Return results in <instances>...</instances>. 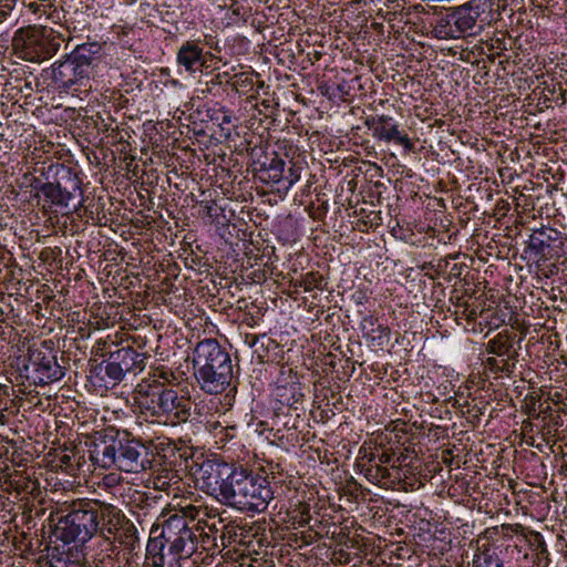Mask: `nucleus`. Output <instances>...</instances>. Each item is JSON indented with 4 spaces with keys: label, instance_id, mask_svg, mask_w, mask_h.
Instances as JSON below:
<instances>
[{
    "label": "nucleus",
    "instance_id": "37",
    "mask_svg": "<svg viewBox=\"0 0 567 567\" xmlns=\"http://www.w3.org/2000/svg\"><path fill=\"white\" fill-rule=\"evenodd\" d=\"M231 120L230 115L225 114L223 117V123H229Z\"/></svg>",
    "mask_w": 567,
    "mask_h": 567
},
{
    "label": "nucleus",
    "instance_id": "16",
    "mask_svg": "<svg viewBox=\"0 0 567 567\" xmlns=\"http://www.w3.org/2000/svg\"><path fill=\"white\" fill-rule=\"evenodd\" d=\"M176 62L190 74L202 71L206 64V59L200 42L196 40L184 42L176 53Z\"/></svg>",
    "mask_w": 567,
    "mask_h": 567
},
{
    "label": "nucleus",
    "instance_id": "12",
    "mask_svg": "<svg viewBox=\"0 0 567 567\" xmlns=\"http://www.w3.org/2000/svg\"><path fill=\"white\" fill-rule=\"evenodd\" d=\"M29 360L37 373L38 383L48 384L63 378L64 371L51 351L29 349Z\"/></svg>",
    "mask_w": 567,
    "mask_h": 567
},
{
    "label": "nucleus",
    "instance_id": "35",
    "mask_svg": "<svg viewBox=\"0 0 567 567\" xmlns=\"http://www.w3.org/2000/svg\"><path fill=\"white\" fill-rule=\"evenodd\" d=\"M391 454L389 453H382L381 455L378 456V462L379 464L378 465H381L382 464H389L391 462Z\"/></svg>",
    "mask_w": 567,
    "mask_h": 567
},
{
    "label": "nucleus",
    "instance_id": "14",
    "mask_svg": "<svg viewBox=\"0 0 567 567\" xmlns=\"http://www.w3.org/2000/svg\"><path fill=\"white\" fill-rule=\"evenodd\" d=\"M164 391L165 388L156 382L140 383L135 390L140 406L150 412L152 416H157L158 422H161L163 413L161 400H164Z\"/></svg>",
    "mask_w": 567,
    "mask_h": 567
},
{
    "label": "nucleus",
    "instance_id": "20",
    "mask_svg": "<svg viewBox=\"0 0 567 567\" xmlns=\"http://www.w3.org/2000/svg\"><path fill=\"white\" fill-rule=\"evenodd\" d=\"M472 567H504L502 559L498 557L496 548L489 545L477 547Z\"/></svg>",
    "mask_w": 567,
    "mask_h": 567
},
{
    "label": "nucleus",
    "instance_id": "29",
    "mask_svg": "<svg viewBox=\"0 0 567 567\" xmlns=\"http://www.w3.org/2000/svg\"><path fill=\"white\" fill-rule=\"evenodd\" d=\"M25 7L33 13L45 12L47 8H52L55 0H22Z\"/></svg>",
    "mask_w": 567,
    "mask_h": 567
},
{
    "label": "nucleus",
    "instance_id": "2",
    "mask_svg": "<svg viewBox=\"0 0 567 567\" xmlns=\"http://www.w3.org/2000/svg\"><path fill=\"white\" fill-rule=\"evenodd\" d=\"M195 378L208 394H219L230 384L234 371L229 353L215 339H205L194 350Z\"/></svg>",
    "mask_w": 567,
    "mask_h": 567
},
{
    "label": "nucleus",
    "instance_id": "9",
    "mask_svg": "<svg viewBox=\"0 0 567 567\" xmlns=\"http://www.w3.org/2000/svg\"><path fill=\"white\" fill-rule=\"evenodd\" d=\"M565 235L551 227L535 229L529 235L528 248L538 258H559L565 252Z\"/></svg>",
    "mask_w": 567,
    "mask_h": 567
},
{
    "label": "nucleus",
    "instance_id": "13",
    "mask_svg": "<svg viewBox=\"0 0 567 567\" xmlns=\"http://www.w3.org/2000/svg\"><path fill=\"white\" fill-rule=\"evenodd\" d=\"M146 550L155 567H182V563L188 559V557L179 555V551L162 536L151 539Z\"/></svg>",
    "mask_w": 567,
    "mask_h": 567
},
{
    "label": "nucleus",
    "instance_id": "26",
    "mask_svg": "<svg viewBox=\"0 0 567 567\" xmlns=\"http://www.w3.org/2000/svg\"><path fill=\"white\" fill-rule=\"evenodd\" d=\"M528 528L524 527L520 524H503L501 525L497 534L504 538H516L518 544H522L523 535L526 534Z\"/></svg>",
    "mask_w": 567,
    "mask_h": 567
},
{
    "label": "nucleus",
    "instance_id": "8",
    "mask_svg": "<svg viewBox=\"0 0 567 567\" xmlns=\"http://www.w3.org/2000/svg\"><path fill=\"white\" fill-rule=\"evenodd\" d=\"M195 526L189 525L184 516L173 514L163 524L161 536L176 548L179 555L189 558L196 551L198 544Z\"/></svg>",
    "mask_w": 567,
    "mask_h": 567
},
{
    "label": "nucleus",
    "instance_id": "25",
    "mask_svg": "<svg viewBox=\"0 0 567 567\" xmlns=\"http://www.w3.org/2000/svg\"><path fill=\"white\" fill-rule=\"evenodd\" d=\"M254 76L255 75L249 72L235 74L231 82L233 89L239 94L248 93L249 90L254 86Z\"/></svg>",
    "mask_w": 567,
    "mask_h": 567
},
{
    "label": "nucleus",
    "instance_id": "11",
    "mask_svg": "<svg viewBox=\"0 0 567 567\" xmlns=\"http://www.w3.org/2000/svg\"><path fill=\"white\" fill-rule=\"evenodd\" d=\"M393 118L389 115L369 116L365 118L364 124L375 138L395 143L402 145L405 150L412 151L414 147L413 142L410 140L408 134L399 131L398 124L392 123Z\"/></svg>",
    "mask_w": 567,
    "mask_h": 567
},
{
    "label": "nucleus",
    "instance_id": "34",
    "mask_svg": "<svg viewBox=\"0 0 567 567\" xmlns=\"http://www.w3.org/2000/svg\"><path fill=\"white\" fill-rule=\"evenodd\" d=\"M485 364L493 371L501 370L498 367V361L493 357L487 358Z\"/></svg>",
    "mask_w": 567,
    "mask_h": 567
},
{
    "label": "nucleus",
    "instance_id": "24",
    "mask_svg": "<svg viewBox=\"0 0 567 567\" xmlns=\"http://www.w3.org/2000/svg\"><path fill=\"white\" fill-rule=\"evenodd\" d=\"M113 536L121 544H124L132 548L138 540L136 527L130 520L124 522V524L120 527L118 533Z\"/></svg>",
    "mask_w": 567,
    "mask_h": 567
},
{
    "label": "nucleus",
    "instance_id": "18",
    "mask_svg": "<svg viewBox=\"0 0 567 567\" xmlns=\"http://www.w3.org/2000/svg\"><path fill=\"white\" fill-rule=\"evenodd\" d=\"M40 190L51 205L64 210V214L72 212L70 204L74 198V194L71 190L62 188L60 183H44Z\"/></svg>",
    "mask_w": 567,
    "mask_h": 567
},
{
    "label": "nucleus",
    "instance_id": "22",
    "mask_svg": "<svg viewBox=\"0 0 567 567\" xmlns=\"http://www.w3.org/2000/svg\"><path fill=\"white\" fill-rule=\"evenodd\" d=\"M512 347L513 344L508 336L501 332L487 342L486 351L488 353L502 357L506 354Z\"/></svg>",
    "mask_w": 567,
    "mask_h": 567
},
{
    "label": "nucleus",
    "instance_id": "17",
    "mask_svg": "<svg viewBox=\"0 0 567 567\" xmlns=\"http://www.w3.org/2000/svg\"><path fill=\"white\" fill-rule=\"evenodd\" d=\"M97 522L100 534L109 538L110 536L116 535L120 527L127 519L122 514L121 509L112 504L102 503L99 501Z\"/></svg>",
    "mask_w": 567,
    "mask_h": 567
},
{
    "label": "nucleus",
    "instance_id": "30",
    "mask_svg": "<svg viewBox=\"0 0 567 567\" xmlns=\"http://www.w3.org/2000/svg\"><path fill=\"white\" fill-rule=\"evenodd\" d=\"M529 558L533 560L534 567H547L549 564V553L547 546L532 554Z\"/></svg>",
    "mask_w": 567,
    "mask_h": 567
},
{
    "label": "nucleus",
    "instance_id": "21",
    "mask_svg": "<svg viewBox=\"0 0 567 567\" xmlns=\"http://www.w3.org/2000/svg\"><path fill=\"white\" fill-rule=\"evenodd\" d=\"M111 354L125 373L134 368L138 358V353L130 347L121 348Z\"/></svg>",
    "mask_w": 567,
    "mask_h": 567
},
{
    "label": "nucleus",
    "instance_id": "31",
    "mask_svg": "<svg viewBox=\"0 0 567 567\" xmlns=\"http://www.w3.org/2000/svg\"><path fill=\"white\" fill-rule=\"evenodd\" d=\"M204 511L203 508L195 506V505H186L184 507H181L179 512L177 513L179 516H184L189 525H195L194 520L198 517L199 513Z\"/></svg>",
    "mask_w": 567,
    "mask_h": 567
},
{
    "label": "nucleus",
    "instance_id": "15",
    "mask_svg": "<svg viewBox=\"0 0 567 567\" xmlns=\"http://www.w3.org/2000/svg\"><path fill=\"white\" fill-rule=\"evenodd\" d=\"M252 169L260 182L277 184L282 179L285 161L276 152L262 154L254 162Z\"/></svg>",
    "mask_w": 567,
    "mask_h": 567
},
{
    "label": "nucleus",
    "instance_id": "3",
    "mask_svg": "<svg viewBox=\"0 0 567 567\" xmlns=\"http://www.w3.org/2000/svg\"><path fill=\"white\" fill-rule=\"evenodd\" d=\"M148 449L137 440L111 439L94 444L90 460L102 468L116 467L126 473H141L151 468Z\"/></svg>",
    "mask_w": 567,
    "mask_h": 567
},
{
    "label": "nucleus",
    "instance_id": "27",
    "mask_svg": "<svg viewBox=\"0 0 567 567\" xmlns=\"http://www.w3.org/2000/svg\"><path fill=\"white\" fill-rule=\"evenodd\" d=\"M323 276L317 271L307 272L300 280L299 286L305 291H311L313 289L323 290Z\"/></svg>",
    "mask_w": 567,
    "mask_h": 567
},
{
    "label": "nucleus",
    "instance_id": "32",
    "mask_svg": "<svg viewBox=\"0 0 567 567\" xmlns=\"http://www.w3.org/2000/svg\"><path fill=\"white\" fill-rule=\"evenodd\" d=\"M17 0H0V24H2L16 8Z\"/></svg>",
    "mask_w": 567,
    "mask_h": 567
},
{
    "label": "nucleus",
    "instance_id": "4",
    "mask_svg": "<svg viewBox=\"0 0 567 567\" xmlns=\"http://www.w3.org/2000/svg\"><path fill=\"white\" fill-rule=\"evenodd\" d=\"M99 501L78 499L70 505V512L56 525L59 538L64 544L89 542L99 532Z\"/></svg>",
    "mask_w": 567,
    "mask_h": 567
},
{
    "label": "nucleus",
    "instance_id": "1",
    "mask_svg": "<svg viewBox=\"0 0 567 567\" xmlns=\"http://www.w3.org/2000/svg\"><path fill=\"white\" fill-rule=\"evenodd\" d=\"M196 480L207 494L241 512L262 513L274 498L267 477L226 462L203 463Z\"/></svg>",
    "mask_w": 567,
    "mask_h": 567
},
{
    "label": "nucleus",
    "instance_id": "19",
    "mask_svg": "<svg viewBox=\"0 0 567 567\" xmlns=\"http://www.w3.org/2000/svg\"><path fill=\"white\" fill-rule=\"evenodd\" d=\"M463 6L472 17L481 24L483 30L491 24L493 20V0H470Z\"/></svg>",
    "mask_w": 567,
    "mask_h": 567
},
{
    "label": "nucleus",
    "instance_id": "10",
    "mask_svg": "<svg viewBox=\"0 0 567 567\" xmlns=\"http://www.w3.org/2000/svg\"><path fill=\"white\" fill-rule=\"evenodd\" d=\"M163 403V413L161 422L167 424H178L186 422L192 415V401L188 395L179 394L172 388H165Z\"/></svg>",
    "mask_w": 567,
    "mask_h": 567
},
{
    "label": "nucleus",
    "instance_id": "28",
    "mask_svg": "<svg viewBox=\"0 0 567 567\" xmlns=\"http://www.w3.org/2000/svg\"><path fill=\"white\" fill-rule=\"evenodd\" d=\"M105 375L114 383H118L123 380L125 372L121 365L110 355V359L105 362L104 367Z\"/></svg>",
    "mask_w": 567,
    "mask_h": 567
},
{
    "label": "nucleus",
    "instance_id": "23",
    "mask_svg": "<svg viewBox=\"0 0 567 567\" xmlns=\"http://www.w3.org/2000/svg\"><path fill=\"white\" fill-rule=\"evenodd\" d=\"M522 544L527 545L529 550L524 554L526 559H528L532 554L536 553V550H540L546 546L542 534L532 529H528L526 534L523 535Z\"/></svg>",
    "mask_w": 567,
    "mask_h": 567
},
{
    "label": "nucleus",
    "instance_id": "7",
    "mask_svg": "<svg viewBox=\"0 0 567 567\" xmlns=\"http://www.w3.org/2000/svg\"><path fill=\"white\" fill-rule=\"evenodd\" d=\"M483 28L472 17L470 11L461 4L453 8L445 16L440 17L434 27L433 34L440 40L461 39L464 37H476Z\"/></svg>",
    "mask_w": 567,
    "mask_h": 567
},
{
    "label": "nucleus",
    "instance_id": "38",
    "mask_svg": "<svg viewBox=\"0 0 567 567\" xmlns=\"http://www.w3.org/2000/svg\"><path fill=\"white\" fill-rule=\"evenodd\" d=\"M262 86H264V82L260 81L258 87H262Z\"/></svg>",
    "mask_w": 567,
    "mask_h": 567
},
{
    "label": "nucleus",
    "instance_id": "6",
    "mask_svg": "<svg viewBox=\"0 0 567 567\" xmlns=\"http://www.w3.org/2000/svg\"><path fill=\"white\" fill-rule=\"evenodd\" d=\"M92 44L78 45L63 61L52 65V79L65 90L87 81L92 66Z\"/></svg>",
    "mask_w": 567,
    "mask_h": 567
},
{
    "label": "nucleus",
    "instance_id": "36",
    "mask_svg": "<svg viewBox=\"0 0 567 567\" xmlns=\"http://www.w3.org/2000/svg\"><path fill=\"white\" fill-rule=\"evenodd\" d=\"M377 475H379L381 478H388L390 476V473L386 467L377 465Z\"/></svg>",
    "mask_w": 567,
    "mask_h": 567
},
{
    "label": "nucleus",
    "instance_id": "5",
    "mask_svg": "<svg viewBox=\"0 0 567 567\" xmlns=\"http://www.w3.org/2000/svg\"><path fill=\"white\" fill-rule=\"evenodd\" d=\"M65 41L64 35L52 28L20 29L12 43L20 56L30 62H42L52 58Z\"/></svg>",
    "mask_w": 567,
    "mask_h": 567
},
{
    "label": "nucleus",
    "instance_id": "33",
    "mask_svg": "<svg viewBox=\"0 0 567 567\" xmlns=\"http://www.w3.org/2000/svg\"><path fill=\"white\" fill-rule=\"evenodd\" d=\"M300 176L292 168L289 171V175L287 176L288 187L292 186L299 181Z\"/></svg>",
    "mask_w": 567,
    "mask_h": 567
}]
</instances>
